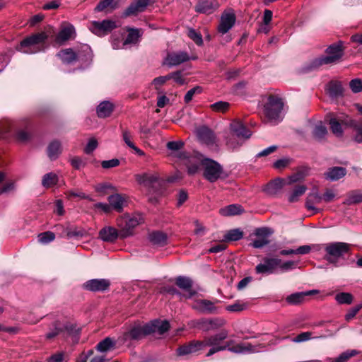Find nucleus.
Wrapping results in <instances>:
<instances>
[{"mask_svg":"<svg viewBox=\"0 0 362 362\" xmlns=\"http://www.w3.org/2000/svg\"><path fill=\"white\" fill-rule=\"evenodd\" d=\"M228 332L226 329H222L220 332L204 337L202 340L203 350L206 347H210L209 351L206 353V356L210 357L212 355L219 351L228 350L232 353L249 354L259 351L257 348L259 345L255 346L250 343H239L235 344L233 340H229L224 342V340L228 337Z\"/></svg>","mask_w":362,"mask_h":362,"instance_id":"obj_1","label":"nucleus"},{"mask_svg":"<svg viewBox=\"0 0 362 362\" xmlns=\"http://www.w3.org/2000/svg\"><path fill=\"white\" fill-rule=\"evenodd\" d=\"M326 56L314 59L308 64L302 68L303 73H307L318 69L324 64H332L337 63L344 55V49L341 42L332 44L326 50Z\"/></svg>","mask_w":362,"mask_h":362,"instance_id":"obj_2","label":"nucleus"},{"mask_svg":"<svg viewBox=\"0 0 362 362\" xmlns=\"http://www.w3.org/2000/svg\"><path fill=\"white\" fill-rule=\"evenodd\" d=\"M351 245L344 242H332L323 245L325 250L324 259L335 267L341 265V260L351 252Z\"/></svg>","mask_w":362,"mask_h":362,"instance_id":"obj_3","label":"nucleus"},{"mask_svg":"<svg viewBox=\"0 0 362 362\" xmlns=\"http://www.w3.org/2000/svg\"><path fill=\"white\" fill-rule=\"evenodd\" d=\"M49 35L46 32L33 34L23 39L17 47V50L24 54H32L44 51L45 42Z\"/></svg>","mask_w":362,"mask_h":362,"instance_id":"obj_4","label":"nucleus"},{"mask_svg":"<svg viewBox=\"0 0 362 362\" xmlns=\"http://www.w3.org/2000/svg\"><path fill=\"white\" fill-rule=\"evenodd\" d=\"M143 215L135 213L132 215L126 214L117 220V225L119 229V238L124 239L133 235L134 229L144 222Z\"/></svg>","mask_w":362,"mask_h":362,"instance_id":"obj_5","label":"nucleus"},{"mask_svg":"<svg viewBox=\"0 0 362 362\" xmlns=\"http://www.w3.org/2000/svg\"><path fill=\"white\" fill-rule=\"evenodd\" d=\"M152 331L151 327L148 326V324L144 325L135 324L130 326L129 329L119 337V339L122 344L130 341H139L147 335L151 334Z\"/></svg>","mask_w":362,"mask_h":362,"instance_id":"obj_6","label":"nucleus"},{"mask_svg":"<svg viewBox=\"0 0 362 362\" xmlns=\"http://www.w3.org/2000/svg\"><path fill=\"white\" fill-rule=\"evenodd\" d=\"M283 107L284 103L281 99L274 95H270L264 106L265 117L271 122L279 121Z\"/></svg>","mask_w":362,"mask_h":362,"instance_id":"obj_7","label":"nucleus"},{"mask_svg":"<svg viewBox=\"0 0 362 362\" xmlns=\"http://www.w3.org/2000/svg\"><path fill=\"white\" fill-rule=\"evenodd\" d=\"M226 324V321L221 317L202 318L192 321V326L203 332H209L221 328Z\"/></svg>","mask_w":362,"mask_h":362,"instance_id":"obj_8","label":"nucleus"},{"mask_svg":"<svg viewBox=\"0 0 362 362\" xmlns=\"http://www.w3.org/2000/svg\"><path fill=\"white\" fill-rule=\"evenodd\" d=\"M204 176L211 182L216 181L223 173L222 167L216 161L207 159L203 163Z\"/></svg>","mask_w":362,"mask_h":362,"instance_id":"obj_9","label":"nucleus"},{"mask_svg":"<svg viewBox=\"0 0 362 362\" xmlns=\"http://www.w3.org/2000/svg\"><path fill=\"white\" fill-rule=\"evenodd\" d=\"M155 0H133L122 13V17L137 16L144 12L148 6L153 5Z\"/></svg>","mask_w":362,"mask_h":362,"instance_id":"obj_10","label":"nucleus"},{"mask_svg":"<svg viewBox=\"0 0 362 362\" xmlns=\"http://www.w3.org/2000/svg\"><path fill=\"white\" fill-rule=\"evenodd\" d=\"M117 27L116 23L111 20L102 21H92L89 25V30L98 36H104Z\"/></svg>","mask_w":362,"mask_h":362,"instance_id":"obj_11","label":"nucleus"},{"mask_svg":"<svg viewBox=\"0 0 362 362\" xmlns=\"http://www.w3.org/2000/svg\"><path fill=\"white\" fill-rule=\"evenodd\" d=\"M280 264L279 258H268L263 259V262L257 264L255 267V272L262 274H270L275 273L278 265Z\"/></svg>","mask_w":362,"mask_h":362,"instance_id":"obj_12","label":"nucleus"},{"mask_svg":"<svg viewBox=\"0 0 362 362\" xmlns=\"http://www.w3.org/2000/svg\"><path fill=\"white\" fill-rule=\"evenodd\" d=\"M231 135L238 139L246 140L252 136V132L248 129L240 120H234L230 124Z\"/></svg>","mask_w":362,"mask_h":362,"instance_id":"obj_13","label":"nucleus"},{"mask_svg":"<svg viewBox=\"0 0 362 362\" xmlns=\"http://www.w3.org/2000/svg\"><path fill=\"white\" fill-rule=\"evenodd\" d=\"M110 282L105 279H95L83 284V288L92 292H103L109 288Z\"/></svg>","mask_w":362,"mask_h":362,"instance_id":"obj_14","label":"nucleus"},{"mask_svg":"<svg viewBox=\"0 0 362 362\" xmlns=\"http://www.w3.org/2000/svg\"><path fill=\"white\" fill-rule=\"evenodd\" d=\"M217 0H199L194 7L195 11L200 13L211 14L218 7Z\"/></svg>","mask_w":362,"mask_h":362,"instance_id":"obj_15","label":"nucleus"},{"mask_svg":"<svg viewBox=\"0 0 362 362\" xmlns=\"http://www.w3.org/2000/svg\"><path fill=\"white\" fill-rule=\"evenodd\" d=\"M325 90L329 97L332 100H337L344 95V88L341 82L339 81H330L326 85Z\"/></svg>","mask_w":362,"mask_h":362,"instance_id":"obj_16","label":"nucleus"},{"mask_svg":"<svg viewBox=\"0 0 362 362\" xmlns=\"http://www.w3.org/2000/svg\"><path fill=\"white\" fill-rule=\"evenodd\" d=\"M235 22V16L233 13H224L221 17L220 23L218 26V31L221 34L228 33Z\"/></svg>","mask_w":362,"mask_h":362,"instance_id":"obj_17","label":"nucleus"},{"mask_svg":"<svg viewBox=\"0 0 362 362\" xmlns=\"http://www.w3.org/2000/svg\"><path fill=\"white\" fill-rule=\"evenodd\" d=\"M201 350H203L202 340H193L178 347L177 354L179 356H185Z\"/></svg>","mask_w":362,"mask_h":362,"instance_id":"obj_18","label":"nucleus"},{"mask_svg":"<svg viewBox=\"0 0 362 362\" xmlns=\"http://www.w3.org/2000/svg\"><path fill=\"white\" fill-rule=\"evenodd\" d=\"M176 285L181 289L186 291L182 297L190 298L196 294V291L192 289V281L186 276H178L175 280Z\"/></svg>","mask_w":362,"mask_h":362,"instance_id":"obj_19","label":"nucleus"},{"mask_svg":"<svg viewBox=\"0 0 362 362\" xmlns=\"http://www.w3.org/2000/svg\"><path fill=\"white\" fill-rule=\"evenodd\" d=\"M188 54L185 52H172L168 54L165 64L169 66H177L189 60Z\"/></svg>","mask_w":362,"mask_h":362,"instance_id":"obj_20","label":"nucleus"},{"mask_svg":"<svg viewBox=\"0 0 362 362\" xmlns=\"http://www.w3.org/2000/svg\"><path fill=\"white\" fill-rule=\"evenodd\" d=\"M192 308L202 313L211 314L216 312L214 303L209 300L199 299L195 301Z\"/></svg>","mask_w":362,"mask_h":362,"instance_id":"obj_21","label":"nucleus"},{"mask_svg":"<svg viewBox=\"0 0 362 362\" xmlns=\"http://www.w3.org/2000/svg\"><path fill=\"white\" fill-rule=\"evenodd\" d=\"M255 234L259 237V238L252 242V245L253 247L262 248L269 244V241L267 239V236L271 234L269 229L267 228H259L256 229Z\"/></svg>","mask_w":362,"mask_h":362,"instance_id":"obj_22","label":"nucleus"},{"mask_svg":"<svg viewBox=\"0 0 362 362\" xmlns=\"http://www.w3.org/2000/svg\"><path fill=\"white\" fill-rule=\"evenodd\" d=\"M318 291L317 290H311L305 292H297L292 293L289 296H288L286 298V301L289 305H299L302 303L304 300L305 297L308 296H311L314 293H317Z\"/></svg>","mask_w":362,"mask_h":362,"instance_id":"obj_23","label":"nucleus"},{"mask_svg":"<svg viewBox=\"0 0 362 362\" xmlns=\"http://www.w3.org/2000/svg\"><path fill=\"white\" fill-rule=\"evenodd\" d=\"M285 184V180L281 178H276L269 182L263 189V191L269 196L277 194Z\"/></svg>","mask_w":362,"mask_h":362,"instance_id":"obj_24","label":"nucleus"},{"mask_svg":"<svg viewBox=\"0 0 362 362\" xmlns=\"http://www.w3.org/2000/svg\"><path fill=\"white\" fill-rule=\"evenodd\" d=\"M75 33V29L73 25H68L63 26L57 35L55 42L62 45L70 40Z\"/></svg>","mask_w":362,"mask_h":362,"instance_id":"obj_25","label":"nucleus"},{"mask_svg":"<svg viewBox=\"0 0 362 362\" xmlns=\"http://www.w3.org/2000/svg\"><path fill=\"white\" fill-rule=\"evenodd\" d=\"M181 159L186 160L185 165L187 168V172L189 175H194L197 173L199 166V160L192 156H189L187 153L182 152L180 153L179 156Z\"/></svg>","mask_w":362,"mask_h":362,"instance_id":"obj_26","label":"nucleus"},{"mask_svg":"<svg viewBox=\"0 0 362 362\" xmlns=\"http://www.w3.org/2000/svg\"><path fill=\"white\" fill-rule=\"evenodd\" d=\"M100 238L105 242L113 243L119 238V229L113 227H105L99 232Z\"/></svg>","mask_w":362,"mask_h":362,"instance_id":"obj_27","label":"nucleus"},{"mask_svg":"<svg viewBox=\"0 0 362 362\" xmlns=\"http://www.w3.org/2000/svg\"><path fill=\"white\" fill-rule=\"evenodd\" d=\"M322 200V196H321L317 190H314L310 192L305 201V207L310 210L313 211L314 214L319 212V209L314 206L315 204H320Z\"/></svg>","mask_w":362,"mask_h":362,"instance_id":"obj_28","label":"nucleus"},{"mask_svg":"<svg viewBox=\"0 0 362 362\" xmlns=\"http://www.w3.org/2000/svg\"><path fill=\"white\" fill-rule=\"evenodd\" d=\"M346 174V168L343 167H332L329 168L324 175L326 180L336 181L344 177Z\"/></svg>","mask_w":362,"mask_h":362,"instance_id":"obj_29","label":"nucleus"},{"mask_svg":"<svg viewBox=\"0 0 362 362\" xmlns=\"http://www.w3.org/2000/svg\"><path fill=\"white\" fill-rule=\"evenodd\" d=\"M136 180L141 185L151 187L158 182L159 176L158 173H144L141 175H136Z\"/></svg>","mask_w":362,"mask_h":362,"instance_id":"obj_30","label":"nucleus"},{"mask_svg":"<svg viewBox=\"0 0 362 362\" xmlns=\"http://www.w3.org/2000/svg\"><path fill=\"white\" fill-rule=\"evenodd\" d=\"M327 134V127L321 122L315 124L312 130L313 137L318 142L325 141Z\"/></svg>","mask_w":362,"mask_h":362,"instance_id":"obj_31","label":"nucleus"},{"mask_svg":"<svg viewBox=\"0 0 362 362\" xmlns=\"http://www.w3.org/2000/svg\"><path fill=\"white\" fill-rule=\"evenodd\" d=\"M57 55L64 64H70L77 62L76 52L71 48L62 49Z\"/></svg>","mask_w":362,"mask_h":362,"instance_id":"obj_32","label":"nucleus"},{"mask_svg":"<svg viewBox=\"0 0 362 362\" xmlns=\"http://www.w3.org/2000/svg\"><path fill=\"white\" fill-rule=\"evenodd\" d=\"M114 110V105L110 101H103L97 107V115L100 118H105L112 114Z\"/></svg>","mask_w":362,"mask_h":362,"instance_id":"obj_33","label":"nucleus"},{"mask_svg":"<svg viewBox=\"0 0 362 362\" xmlns=\"http://www.w3.org/2000/svg\"><path fill=\"white\" fill-rule=\"evenodd\" d=\"M148 240L153 245L162 247L167 244V235L160 231H153L148 235Z\"/></svg>","mask_w":362,"mask_h":362,"instance_id":"obj_34","label":"nucleus"},{"mask_svg":"<svg viewBox=\"0 0 362 362\" xmlns=\"http://www.w3.org/2000/svg\"><path fill=\"white\" fill-rule=\"evenodd\" d=\"M76 52L77 56V61H81L83 62H88L92 60L93 52L90 47L87 45H82Z\"/></svg>","mask_w":362,"mask_h":362,"instance_id":"obj_35","label":"nucleus"},{"mask_svg":"<svg viewBox=\"0 0 362 362\" xmlns=\"http://www.w3.org/2000/svg\"><path fill=\"white\" fill-rule=\"evenodd\" d=\"M108 202L112 209L120 212L123 209L125 199L119 194H115L108 197Z\"/></svg>","mask_w":362,"mask_h":362,"instance_id":"obj_36","label":"nucleus"},{"mask_svg":"<svg viewBox=\"0 0 362 362\" xmlns=\"http://www.w3.org/2000/svg\"><path fill=\"white\" fill-rule=\"evenodd\" d=\"M148 326L151 327V329H153L152 333L158 332L160 334L165 333L170 329V323L167 320H154L151 323H148Z\"/></svg>","mask_w":362,"mask_h":362,"instance_id":"obj_37","label":"nucleus"},{"mask_svg":"<svg viewBox=\"0 0 362 362\" xmlns=\"http://www.w3.org/2000/svg\"><path fill=\"white\" fill-rule=\"evenodd\" d=\"M358 354V351L354 349L346 350L335 358H327L325 362H347L351 358ZM306 362H321L319 361Z\"/></svg>","mask_w":362,"mask_h":362,"instance_id":"obj_38","label":"nucleus"},{"mask_svg":"<svg viewBox=\"0 0 362 362\" xmlns=\"http://www.w3.org/2000/svg\"><path fill=\"white\" fill-rule=\"evenodd\" d=\"M362 203V192L359 190H353L347 193L346 198L343 204L345 205H352Z\"/></svg>","mask_w":362,"mask_h":362,"instance_id":"obj_39","label":"nucleus"},{"mask_svg":"<svg viewBox=\"0 0 362 362\" xmlns=\"http://www.w3.org/2000/svg\"><path fill=\"white\" fill-rule=\"evenodd\" d=\"M62 153V146L59 141H52L47 147V155L51 160H55Z\"/></svg>","mask_w":362,"mask_h":362,"instance_id":"obj_40","label":"nucleus"},{"mask_svg":"<svg viewBox=\"0 0 362 362\" xmlns=\"http://www.w3.org/2000/svg\"><path fill=\"white\" fill-rule=\"evenodd\" d=\"M241 206L230 204L219 209V214L223 216H230L240 214L243 212Z\"/></svg>","mask_w":362,"mask_h":362,"instance_id":"obj_41","label":"nucleus"},{"mask_svg":"<svg viewBox=\"0 0 362 362\" xmlns=\"http://www.w3.org/2000/svg\"><path fill=\"white\" fill-rule=\"evenodd\" d=\"M119 7V4L115 0H101L95 8V11L101 12L105 9L115 10Z\"/></svg>","mask_w":362,"mask_h":362,"instance_id":"obj_42","label":"nucleus"},{"mask_svg":"<svg viewBox=\"0 0 362 362\" xmlns=\"http://www.w3.org/2000/svg\"><path fill=\"white\" fill-rule=\"evenodd\" d=\"M59 181L58 175L50 172L44 175L42 179V185L45 188H50L57 184Z\"/></svg>","mask_w":362,"mask_h":362,"instance_id":"obj_43","label":"nucleus"},{"mask_svg":"<svg viewBox=\"0 0 362 362\" xmlns=\"http://www.w3.org/2000/svg\"><path fill=\"white\" fill-rule=\"evenodd\" d=\"M122 138L125 144L132 149H133L137 154L141 156L144 155V152L137 148L134 144L132 141V136L131 132L128 129L122 130Z\"/></svg>","mask_w":362,"mask_h":362,"instance_id":"obj_44","label":"nucleus"},{"mask_svg":"<svg viewBox=\"0 0 362 362\" xmlns=\"http://www.w3.org/2000/svg\"><path fill=\"white\" fill-rule=\"evenodd\" d=\"M115 346V341L110 337H106L97 344L96 349L99 352H106L114 349Z\"/></svg>","mask_w":362,"mask_h":362,"instance_id":"obj_45","label":"nucleus"},{"mask_svg":"<svg viewBox=\"0 0 362 362\" xmlns=\"http://www.w3.org/2000/svg\"><path fill=\"white\" fill-rule=\"evenodd\" d=\"M329 127L332 131V132L337 136V137H341L344 134V129H343V124L340 123V122L338 121L337 119H332L330 118L329 122Z\"/></svg>","mask_w":362,"mask_h":362,"instance_id":"obj_46","label":"nucleus"},{"mask_svg":"<svg viewBox=\"0 0 362 362\" xmlns=\"http://www.w3.org/2000/svg\"><path fill=\"white\" fill-rule=\"evenodd\" d=\"M199 139L207 144H212L214 141V133L207 128H202L198 133Z\"/></svg>","mask_w":362,"mask_h":362,"instance_id":"obj_47","label":"nucleus"},{"mask_svg":"<svg viewBox=\"0 0 362 362\" xmlns=\"http://www.w3.org/2000/svg\"><path fill=\"white\" fill-rule=\"evenodd\" d=\"M139 37V30L135 28L128 29V35L123 43V45L136 44L138 42Z\"/></svg>","mask_w":362,"mask_h":362,"instance_id":"obj_48","label":"nucleus"},{"mask_svg":"<svg viewBox=\"0 0 362 362\" xmlns=\"http://www.w3.org/2000/svg\"><path fill=\"white\" fill-rule=\"evenodd\" d=\"M306 190L307 187L305 185H298L296 187V188L288 197V202L291 203L298 202L299 197L304 194Z\"/></svg>","mask_w":362,"mask_h":362,"instance_id":"obj_49","label":"nucleus"},{"mask_svg":"<svg viewBox=\"0 0 362 362\" xmlns=\"http://www.w3.org/2000/svg\"><path fill=\"white\" fill-rule=\"evenodd\" d=\"M243 232L239 228H235L226 232L224 235V239L227 241H237L242 239Z\"/></svg>","mask_w":362,"mask_h":362,"instance_id":"obj_50","label":"nucleus"},{"mask_svg":"<svg viewBox=\"0 0 362 362\" xmlns=\"http://www.w3.org/2000/svg\"><path fill=\"white\" fill-rule=\"evenodd\" d=\"M308 174V169L303 168L299 170L296 173L288 177V184L295 183L303 180Z\"/></svg>","mask_w":362,"mask_h":362,"instance_id":"obj_51","label":"nucleus"},{"mask_svg":"<svg viewBox=\"0 0 362 362\" xmlns=\"http://www.w3.org/2000/svg\"><path fill=\"white\" fill-rule=\"evenodd\" d=\"M230 107V104L225 101H218L210 105V108L217 112H226Z\"/></svg>","mask_w":362,"mask_h":362,"instance_id":"obj_52","label":"nucleus"},{"mask_svg":"<svg viewBox=\"0 0 362 362\" xmlns=\"http://www.w3.org/2000/svg\"><path fill=\"white\" fill-rule=\"evenodd\" d=\"M335 299L339 304H351L353 296L349 293L341 292L336 295Z\"/></svg>","mask_w":362,"mask_h":362,"instance_id":"obj_53","label":"nucleus"},{"mask_svg":"<svg viewBox=\"0 0 362 362\" xmlns=\"http://www.w3.org/2000/svg\"><path fill=\"white\" fill-rule=\"evenodd\" d=\"M53 328L47 334V339H52L63 332L62 324L57 321L53 324Z\"/></svg>","mask_w":362,"mask_h":362,"instance_id":"obj_54","label":"nucleus"},{"mask_svg":"<svg viewBox=\"0 0 362 362\" xmlns=\"http://www.w3.org/2000/svg\"><path fill=\"white\" fill-rule=\"evenodd\" d=\"M244 141L245 140L240 139H236L235 136L230 134L227 139L226 145L229 148L234 150L241 146Z\"/></svg>","mask_w":362,"mask_h":362,"instance_id":"obj_55","label":"nucleus"},{"mask_svg":"<svg viewBox=\"0 0 362 362\" xmlns=\"http://www.w3.org/2000/svg\"><path fill=\"white\" fill-rule=\"evenodd\" d=\"M202 92V88L197 86L189 90L185 95L184 100L186 103H189L196 94H199Z\"/></svg>","mask_w":362,"mask_h":362,"instance_id":"obj_56","label":"nucleus"},{"mask_svg":"<svg viewBox=\"0 0 362 362\" xmlns=\"http://www.w3.org/2000/svg\"><path fill=\"white\" fill-rule=\"evenodd\" d=\"M351 127L354 128L356 132L354 136V141L358 144L362 142V123L354 122Z\"/></svg>","mask_w":362,"mask_h":362,"instance_id":"obj_57","label":"nucleus"},{"mask_svg":"<svg viewBox=\"0 0 362 362\" xmlns=\"http://www.w3.org/2000/svg\"><path fill=\"white\" fill-rule=\"evenodd\" d=\"M38 238H39V241L41 243L47 244V243L54 240L55 235L54 233H52L51 231H47V232L40 233L38 235Z\"/></svg>","mask_w":362,"mask_h":362,"instance_id":"obj_58","label":"nucleus"},{"mask_svg":"<svg viewBox=\"0 0 362 362\" xmlns=\"http://www.w3.org/2000/svg\"><path fill=\"white\" fill-rule=\"evenodd\" d=\"M331 118L337 119L338 121L340 122V123L343 124L344 127H351L355 122L354 120L351 119L349 117L344 114L339 115Z\"/></svg>","mask_w":362,"mask_h":362,"instance_id":"obj_59","label":"nucleus"},{"mask_svg":"<svg viewBox=\"0 0 362 362\" xmlns=\"http://www.w3.org/2000/svg\"><path fill=\"white\" fill-rule=\"evenodd\" d=\"M349 87L351 91L354 93H358L362 91V80L360 78H355L349 82Z\"/></svg>","mask_w":362,"mask_h":362,"instance_id":"obj_60","label":"nucleus"},{"mask_svg":"<svg viewBox=\"0 0 362 362\" xmlns=\"http://www.w3.org/2000/svg\"><path fill=\"white\" fill-rule=\"evenodd\" d=\"M188 36L192 39L197 45L203 44L202 37L200 33H198L195 30L191 28L188 31Z\"/></svg>","mask_w":362,"mask_h":362,"instance_id":"obj_61","label":"nucleus"},{"mask_svg":"<svg viewBox=\"0 0 362 362\" xmlns=\"http://www.w3.org/2000/svg\"><path fill=\"white\" fill-rule=\"evenodd\" d=\"M312 337V333L310 332H305L299 334L296 337L293 338L291 341L295 343H300L306 341L310 339Z\"/></svg>","mask_w":362,"mask_h":362,"instance_id":"obj_62","label":"nucleus"},{"mask_svg":"<svg viewBox=\"0 0 362 362\" xmlns=\"http://www.w3.org/2000/svg\"><path fill=\"white\" fill-rule=\"evenodd\" d=\"M120 161L117 158H112L108 160H103L101 162V166L105 169H109L117 167L119 165Z\"/></svg>","mask_w":362,"mask_h":362,"instance_id":"obj_63","label":"nucleus"},{"mask_svg":"<svg viewBox=\"0 0 362 362\" xmlns=\"http://www.w3.org/2000/svg\"><path fill=\"white\" fill-rule=\"evenodd\" d=\"M361 305H358L354 308H350L348 310L347 313L345 315V320L346 321H350L351 320H352L358 313V311L361 309Z\"/></svg>","mask_w":362,"mask_h":362,"instance_id":"obj_64","label":"nucleus"}]
</instances>
